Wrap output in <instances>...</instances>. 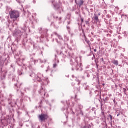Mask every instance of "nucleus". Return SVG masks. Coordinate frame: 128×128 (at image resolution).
Instances as JSON below:
<instances>
[{
  "instance_id": "obj_1",
  "label": "nucleus",
  "mask_w": 128,
  "mask_h": 128,
  "mask_svg": "<svg viewBox=\"0 0 128 128\" xmlns=\"http://www.w3.org/2000/svg\"><path fill=\"white\" fill-rule=\"evenodd\" d=\"M10 18L16 22L18 18H20V12L16 10H12L9 12Z\"/></svg>"
},
{
  "instance_id": "obj_3",
  "label": "nucleus",
  "mask_w": 128,
  "mask_h": 128,
  "mask_svg": "<svg viewBox=\"0 0 128 128\" xmlns=\"http://www.w3.org/2000/svg\"><path fill=\"white\" fill-rule=\"evenodd\" d=\"M93 18L95 21H96V22H98L100 20H98V16L96 15H94Z\"/></svg>"
},
{
  "instance_id": "obj_2",
  "label": "nucleus",
  "mask_w": 128,
  "mask_h": 128,
  "mask_svg": "<svg viewBox=\"0 0 128 128\" xmlns=\"http://www.w3.org/2000/svg\"><path fill=\"white\" fill-rule=\"evenodd\" d=\"M38 118L41 122H45L48 118V114H42L38 116Z\"/></svg>"
},
{
  "instance_id": "obj_9",
  "label": "nucleus",
  "mask_w": 128,
  "mask_h": 128,
  "mask_svg": "<svg viewBox=\"0 0 128 128\" xmlns=\"http://www.w3.org/2000/svg\"><path fill=\"white\" fill-rule=\"evenodd\" d=\"M109 118H110V120H112V116L111 114L108 115Z\"/></svg>"
},
{
  "instance_id": "obj_14",
  "label": "nucleus",
  "mask_w": 128,
  "mask_h": 128,
  "mask_svg": "<svg viewBox=\"0 0 128 128\" xmlns=\"http://www.w3.org/2000/svg\"><path fill=\"white\" fill-rule=\"evenodd\" d=\"M120 116V114H117V116Z\"/></svg>"
},
{
  "instance_id": "obj_13",
  "label": "nucleus",
  "mask_w": 128,
  "mask_h": 128,
  "mask_svg": "<svg viewBox=\"0 0 128 128\" xmlns=\"http://www.w3.org/2000/svg\"><path fill=\"white\" fill-rule=\"evenodd\" d=\"M94 52H96V49H94Z\"/></svg>"
},
{
  "instance_id": "obj_11",
  "label": "nucleus",
  "mask_w": 128,
  "mask_h": 128,
  "mask_svg": "<svg viewBox=\"0 0 128 128\" xmlns=\"http://www.w3.org/2000/svg\"><path fill=\"white\" fill-rule=\"evenodd\" d=\"M86 24H90V22L86 21Z\"/></svg>"
},
{
  "instance_id": "obj_6",
  "label": "nucleus",
  "mask_w": 128,
  "mask_h": 128,
  "mask_svg": "<svg viewBox=\"0 0 128 128\" xmlns=\"http://www.w3.org/2000/svg\"><path fill=\"white\" fill-rule=\"evenodd\" d=\"M79 6H82V4H84V1L82 0H80V2L79 3Z\"/></svg>"
},
{
  "instance_id": "obj_10",
  "label": "nucleus",
  "mask_w": 128,
  "mask_h": 128,
  "mask_svg": "<svg viewBox=\"0 0 128 128\" xmlns=\"http://www.w3.org/2000/svg\"><path fill=\"white\" fill-rule=\"evenodd\" d=\"M56 66H58V65L56 64H53V68H56Z\"/></svg>"
},
{
  "instance_id": "obj_5",
  "label": "nucleus",
  "mask_w": 128,
  "mask_h": 128,
  "mask_svg": "<svg viewBox=\"0 0 128 128\" xmlns=\"http://www.w3.org/2000/svg\"><path fill=\"white\" fill-rule=\"evenodd\" d=\"M40 73H38V74H37V76L38 78H37V80L38 82H40V78L38 77V76H40Z\"/></svg>"
},
{
  "instance_id": "obj_4",
  "label": "nucleus",
  "mask_w": 128,
  "mask_h": 128,
  "mask_svg": "<svg viewBox=\"0 0 128 128\" xmlns=\"http://www.w3.org/2000/svg\"><path fill=\"white\" fill-rule=\"evenodd\" d=\"M112 62L114 64H116V66H118V60H114Z\"/></svg>"
},
{
  "instance_id": "obj_12",
  "label": "nucleus",
  "mask_w": 128,
  "mask_h": 128,
  "mask_svg": "<svg viewBox=\"0 0 128 128\" xmlns=\"http://www.w3.org/2000/svg\"><path fill=\"white\" fill-rule=\"evenodd\" d=\"M81 22L82 23L84 22V19L82 18H81Z\"/></svg>"
},
{
  "instance_id": "obj_8",
  "label": "nucleus",
  "mask_w": 128,
  "mask_h": 128,
  "mask_svg": "<svg viewBox=\"0 0 128 128\" xmlns=\"http://www.w3.org/2000/svg\"><path fill=\"white\" fill-rule=\"evenodd\" d=\"M123 90H124V94H126V89L125 88H124Z\"/></svg>"
},
{
  "instance_id": "obj_7",
  "label": "nucleus",
  "mask_w": 128,
  "mask_h": 128,
  "mask_svg": "<svg viewBox=\"0 0 128 128\" xmlns=\"http://www.w3.org/2000/svg\"><path fill=\"white\" fill-rule=\"evenodd\" d=\"M87 44H88L89 48H90V50L92 48H90V41H87Z\"/></svg>"
}]
</instances>
